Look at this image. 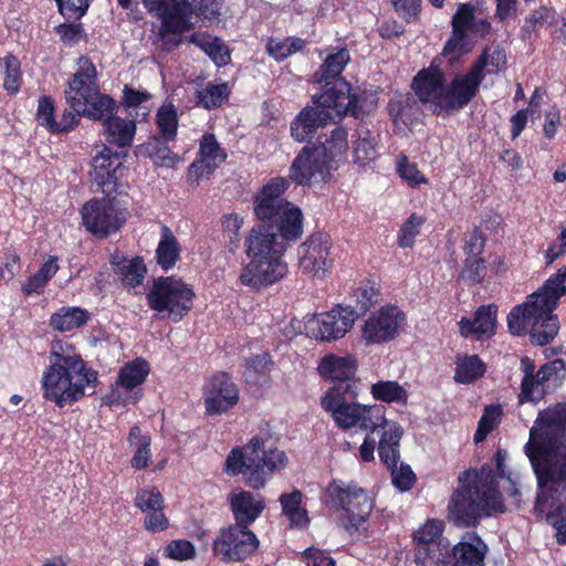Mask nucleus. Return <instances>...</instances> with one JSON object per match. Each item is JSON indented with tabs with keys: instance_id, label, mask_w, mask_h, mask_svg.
Instances as JSON below:
<instances>
[{
	"instance_id": "1",
	"label": "nucleus",
	"mask_w": 566,
	"mask_h": 566,
	"mask_svg": "<svg viewBox=\"0 0 566 566\" xmlns=\"http://www.w3.org/2000/svg\"><path fill=\"white\" fill-rule=\"evenodd\" d=\"M566 407L557 405L538 413L525 446L544 494L566 479Z\"/></svg>"
},
{
	"instance_id": "2",
	"label": "nucleus",
	"mask_w": 566,
	"mask_h": 566,
	"mask_svg": "<svg viewBox=\"0 0 566 566\" xmlns=\"http://www.w3.org/2000/svg\"><path fill=\"white\" fill-rule=\"evenodd\" d=\"M98 374L82 358L69 342L54 339L50 346L49 364L41 376L43 398L63 408L86 395L94 388Z\"/></svg>"
},
{
	"instance_id": "3",
	"label": "nucleus",
	"mask_w": 566,
	"mask_h": 566,
	"mask_svg": "<svg viewBox=\"0 0 566 566\" xmlns=\"http://www.w3.org/2000/svg\"><path fill=\"white\" fill-rule=\"evenodd\" d=\"M449 518L458 526L475 525L482 516L504 510L490 467L468 470L459 476V488L449 505Z\"/></svg>"
},
{
	"instance_id": "4",
	"label": "nucleus",
	"mask_w": 566,
	"mask_h": 566,
	"mask_svg": "<svg viewBox=\"0 0 566 566\" xmlns=\"http://www.w3.org/2000/svg\"><path fill=\"white\" fill-rule=\"evenodd\" d=\"M287 463L284 451L271 446L269 440L254 437L243 447H235L230 451L224 462V471L232 476L241 474L248 486L261 490Z\"/></svg>"
},
{
	"instance_id": "5",
	"label": "nucleus",
	"mask_w": 566,
	"mask_h": 566,
	"mask_svg": "<svg viewBox=\"0 0 566 566\" xmlns=\"http://www.w3.org/2000/svg\"><path fill=\"white\" fill-rule=\"evenodd\" d=\"M357 396L354 384H335L321 396V407L338 429L375 432L386 422V409L360 403Z\"/></svg>"
},
{
	"instance_id": "6",
	"label": "nucleus",
	"mask_w": 566,
	"mask_h": 566,
	"mask_svg": "<svg viewBox=\"0 0 566 566\" xmlns=\"http://www.w3.org/2000/svg\"><path fill=\"white\" fill-rule=\"evenodd\" d=\"M289 180L276 177L263 186L254 198V213L266 228L274 231L286 245L303 234V213L300 207L282 198Z\"/></svg>"
},
{
	"instance_id": "7",
	"label": "nucleus",
	"mask_w": 566,
	"mask_h": 566,
	"mask_svg": "<svg viewBox=\"0 0 566 566\" xmlns=\"http://www.w3.org/2000/svg\"><path fill=\"white\" fill-rule=\"evenodd\" d=\"M556 306L534 292L523 304L516 305L507 315V326L513 335L528 334L532 343L545 345L553 340L559 329Z\"/></svg>"
},
{
	"instance_id": "8",
	"label": "nucleus",
	"mask_w": 566,
	"mask_h": 566,
	"mask_svg": "<svg viewBox=\"0 0 566 566\" xmlns=\"http://www.w3.org/2000/svg\"><path fill=\"white\" fill-rule=\"evenodd\" d=\"M147 11L160 21L158 39L166 50L179 44L178 36L193 28V14L202 12V1L144 0Z\"/></svg>"
},
{
	"instance_id": "9",
	"label": "nucleus",
	"mask_w": 566,
	"mask_h": 566,
	"mask_svg": "<svg viewBox=\"0 0 566 566\" xmlns=\"http://www.w3.org/2000/svg\"><path fill=\"white\" fill-rule=\"evenodd\" d=\"M326 495L340 509L339 524L350 536L365 530L374 502L364 489L335 480L326 488Z\"/></svg>"
},
{
	"instance_id": "10",
	"label": "nucleus",
	"mask_w": 566,
	"mask_h": 566,
	"mask_svg": "<svg viewBox=\"0 0 566 566\" xmlns=\"http://www.w3.org/2000/svg\"><path fill=\"white\" fill-rule=\"evenodd\" d=\"M193 290L180 279L158 277L147 294L148 305L158 313H165L174 322L181 321L192 307Z\"/></svg>"
},
{
	"instance_id": "11",
	"label": "nucleus",
	"mask_w": 566,
	"mask_h": 566,
	"mask_svg": "<svg viewBox=\"0 0 566 566\" xmlns=\"http://www.w3.org/2000/svg\"><path fill=\"white\" fill-rule=\"evenodd\" d=\"M451 23L452 35L443 49V55L450 60H454L471 50L472 36H484L490 30L488 20L478 17L474 7L469 3L459 6Z\"/></svg>"
},
{
	"instance_id": "12",
	"label": "nucleus",
	"mask_w": 566,
	"mask_h": 566,
	"mask_svg": "<svg viewBox=\"0 0 566 566\" xmlns=\"http://www.w3.org/2000/svg\"><path fill=\"white\" fill-rule=\"evenodd\" d=\"M84 227L97 237H107L116 232L129 216L127 208L115 198L93 199L82 210Z\"/></svg>"
},
{
	"instance_id": "13",
	"label": "nucleus",
	"mask_w": 566,
	"mask_h": 566,
	"mask_svg": "<svg viewBox=\"0 0 566 566\" xmlns=\"http://www.w3.org/2000/svg\"><path fill=\"white\" fill-rule=\"evenodd\" d=\"M358 318V313L349 305H337L328 312L308 317L304 324L305 334L321 342H335L343 338Z\"/></svg>"
},
{
	"instance_id": "14",
	"label": "nucleus",
	"mask_w": 566,
	"mask_h": 566,
	"mask_svg": "<svg viewBox=\"0 0 566 566\" xmlns=\"http://www.w3.org/2000/svg\"><path fill=\"white\" fill-rule=\"evenodd\" d=\"M523 379L521 384L520 401H538L546 392L556 386L564 374V363L560 359L548 361L535 369V364L530 357L521 359Z\"/></svg>"
},
{
	"instance_id": "15",
	"label": "nucleus",
	"mask_w": 566,
	"mask_h": 566,
	"mask_svg": "<svg viewBox=\"0 0 566 566\" xmlns=\"http://www.w3.org/2000/svg\"><path fill=\"white\" fill-rule=\"evenodd\" d=\"M406 313L397 305L387 304L373 312L361 324L365 345H382L394 340L403 329Z\"/></svg>"
},
{
	"instance_id": "16",
	"label": "nucleus",
	"mask_w": 566,
	"mask_h": 566,
	"mask_svg": "<svg viewBox=\"0 0 566 566\" xmlns=\"http://www.w3.org/2000/svg\"><path fill=\"white\" fill-rule=\"evenodd\" d=\"M258 547L255 534L239 524L221 528L212 543L213 554L223 562H242L251 557Z\"/></svg>"
},
{
	"instance_id": "17",
	"label": "nucleus",
	"mask_w": 566,
	"mask_h": 566,
	"mask_svg": "<svg viewBox=\"0 0 566 566\" xmlns=\"http://www.w3.org/2000/svg\"><path fill=\"white\" fill-rule=\"evenodd\" d=\"M324 105L331 107L338 117L352 115L363 118L376 108L375 95L363 93L357 95L352 92L350 85L345 81H336L331 88L323 93Z\"/></svg>"
},
{
	"instance_id": "18",
	"label": "nucleus",
	"mask_w": 566,
	"mask_h": 566,
	"mask_svg": "<svg viewBox=\"0 0 566 566\" xmlns=\"http://www.w3.org/2000/svg\"><path fill=\"white\" fill-rule=\"evenodd\" d=\"M332 238L326 232L311 234L297 248L298 269L313 279H323L333 264Z\"/></svg>"
},
{
	"instance_id": "19",
	"label": "nucleus",
	"mask_w": 566,
	"mask_h": 566,
	"mask_svg": "<svg viewBox=\"0 0 566 566\" xmlns=\"http://www.w3.org/2000/svg\"><path fill=\"white\" fill-rule=\"evenodd\" d=\"M149 374L148 363L144 359H135L125 364L119 373L111 392L104 398L105 403L127 405L137 402L140 397V389H137Z\"/></svg>"
},
{
	"instance_id": "20",
	"label": "nucleus",
	"mask_w": 566,
	"mask_h": 566,
	"mask_svg": "<svg viewBox=\"0 0 566 566\" xmlns=\"http://www.w3.org/2000/svg\"><path fill=\"white\" fill-rule=\"evenodd\" d=\"M331 161L325 157L324 149L316 145L305 146L293 160L290 178L298 185L319 182L329 176Z\"/></svg>"
},
{
	"instance_id": "21",
	"label": "nucleus",
	"mask_w": 566,
	"mask_h": 566,
	"mask_svg": "<svg viewBox=\"0 0 566 566\" xmlns=\"http://www.w3.org/2000/svg\"><path fill=\"white\" fill-rule=\"evenodd\" d=\"M98 88L97 72L94 64L86 57H80L77 70L69 81L64 92L67 105L78 113L96 95Z\"/></svg>"
},
{
	"instance_id": "22",
	"label": "nucleus",
	"mask_w": 566,
	"mask_h": 566,
	"mask_svg": "<svg viewBox=\"0 0 566 566\" xmlns=\"http://www.w3.org/2000/svg\"><path fill=\"white\" fill-rule=\"evenodd\" d=\"M323 94L313 96L314 106L304 107L290 125L291 137L297 143L312 138L318 128L337 118L334 112L323 103Z\"/></svg>"
},
{
	"instance_id": "23",
	"label": "nucleus",
	"mask_w": 566,
	"mask_h": 566,
	"mask_svg": "<svg viewBox=\"0 0 566 566\" xmlns=\"http://www.w3.org/2000/svg\"><path fill=\"white\" fill-rule=\"evenodd\" d=\"M287 273V264L283 259L250 260L241 270L239 281L252 290L272 285Z\"/></svg>"
},
{
	"instance_id": "24",
	"label": "nucleus",
	"mask_w": 566,
	"mask_h": 566,
	"mask_svg": "<svg viewBox=\"0 0 566 566\" xmlns=\"http://www.w3.org/2000/svg\"><path fill=\"white\" fill-rule=\"evenodd\" d=\"M412 87L418 98L429 104L432 112H444L447 85L440 69L430 66L420 71L413 78Z\"/></svg>"
},
{
	"instance_id": "25",
	"label": "nucleus",
	"mask_w": 566,
	"mask_h": 566,
	"mask_svg": "<svg viewBox=\"0 0 566 566\" xmlns=\"http://www.w3.org/2000/svg\"><path fill=\"white\" fill-rule=\"evenodd\" d=\"M92 167V180L106 195H111L117 190L118 181L127 171L123 163V157L108 148H104L103 151L93 158Z\"/></svg>"
},
{
	"instance_id": "26",
	"label": "nucleus",
	"mask_w": 566,
	"mask_h": 566,
	"mask_svg": "<svg viewBox=\"0 0 566 566\" xmlns=\"http://www.w3.org/2000/svg\"><path fill=\"white\" fill-rule=\"evenodd\" d=\"M239 401V389L227 374H217L206 385L205 407L210 416L221 415Z\"/></svg>"
},
{
	"instance_id": "27",
	"label": "nucleus",
	"mask_w": 566,
	"mask_h": 566,
	"mask_svg": "<svg viewBox=\"0 0 566 566\" xmlns=\"http://www.w3.org/2000/svg\"><path fill=\"white\" fill-rule=\"evenodd\" d=\"M244 245L249 260L283 259L287 249V245L274 231H270L265 223L254 227L249 232Z\"/></svg>"
},
{
	"instance_id": "28",
	"label": "nucleus",
	"mask_w": 566,
	"mask_h": 566,
	"mask_svg": "<svg viewBox=\"0 0 566 566\" xmlns=\"http://www.w3.org/2000/svg\"><path fill=\"white\" fill-rule=\"evenodd\" d=\"M134 503L145 514L144 526L147 531L156 533L169 527V520L164 512V497L157 489L138 490Z\"/></svg>"
},
{
	"instance_id": "29",
	"label": "nucleus",
	"mask_w": 566,
	"mask_h": 566,
	"mask_svg": "<svg viewBox=\"0 0 566 566\" xmlns=\"http://www.w3.org/2000/svg\"><path fill=\"white\" fill-rule=\"evenodd\" d=\"M227 159L226 150L213 134H205L199 143L198 159L189 167V175L197 179L212 174Z\"/></svg>"
},
{
	"instance_id": "30",
	"label": "nucleus",
	"mask_w": 566,
	"mask_h": 566,
	"mask_svg": "<svg viewBox=\"0 0 566 566\" xmlns=\"http://www.w3.org/2000/svg\"><path fill=\"white\" fill-rule=\"evenodd\" d=\"M482 81L483 76H479L472 69L465 74L457 75L447 86L444 112L467 105L475 96Z\"/></svg>"
},
{
	"instance_id": "31",
	"label": "nucleus",
	"mask_w": 566,
	"mask_h": 566,
	"mask_svg": "<svg viewBox=\"0 0 566 566\" xmlns=\"http://www.w3.org/2000/svg\"><path fill=\"white\" fill-rule=\"evenodd\" d=\"M231 511L237 524L249 527L265 507L261 495L237 489L229 495Z\"/></svg>"
},
{
	"instance_id": "32",
	"label": "nucleus",
	"mask_w": 566,
	"mask_h": 566,
	"mask_svg": "<svg viewBox=\"0 0 566 566\" xmlns=\"http://www.w3.org/2000/svg\"><path fill=\"white\" fill-rule=\"evenodd\" d=\"M357 369V360L353 355L328 354L324 356L317 367L319 375L334 381L349 382Z\"/></svg>"
},
{
	"instance_id": "33",
	"label": "nucleus",
	"mask_w": 566,
	"mask_h": 566,
	"mask_svg": "<svg viewBox=\"0 0 566 566\" xmlns=\"http://www.w3.org/2000/svg\"><path fill=\"white\" fill-rule=\"evenodd\" d=\"M459 325L460 333L464 337L474 336L478 339L490 337L495 333L496 308L492 305L481 306L472 319L462 318Z\"/></svg>"
},
{
	"instance_id": "34",
	"label": "nucleus",
	"mask_w": 566,
	"mask_h": 566,
	"mask_svg": "<svg viewBox=\"0 0 566 566\" xmlns=\"http://www.w3.org/2000/svg\"><path fill=\"white\" fill-rule=\"evenodd\" d=\"M415 562L418 566H455L454 547L446 538H440L433 546L417 547Z\"/></svg>"
},
{
	"instance_id": "35",
	"label": "nucleus",
	"mask_w": 566,
	"mask_h": 566,
	"mask_svg": "<svg viewBox=\"0 0 566 566\" xmlns=\"http://www.w3.org/2000/svg\"><path fill=\"white\" fill-rule=\"evenodd\" d=\"M382 432L379 440L378 453L381 461L389 469L396 467L399 461V442L403 430L401 426L395 421H388L380 426Z\"/></svg>"
},
{
	"instance_id": "36",
	"label": "nucleus",
	"mask_w": 566,
	"mask_h": 566,
	"mask_svg": "<svg viewBox=\"0 0 566 566\" xmlns=\"http://www.w3.org/2000/svg\"><path fill=\"white\" fill-rule=\"evenodd\" d=\"M486 545L475 533H467L454 546L455 566H482Z\"/></svg>"
},
{
	"instance_id": "37",
	"label": "nucleus",
	"mask_w": 566,
	"mask_h": 566,
	"mask_svg": "<svg viewBox=\"0 0 566 566\" xmlns=\"http://www.w3.org/2000/svg\"><path fill=\"white\" fill-rule=\"evenodd\" d=\"M103 125V134L111 144L126 147L133 143L136 124L132 119L122 118L113 113Z\"/></svg>"
},
{
	"instance_id": "38",
	"label": "nucleus",
	"mask_w": 566,
	"mask_h": 566,
	"mask_svg": "<svg viewBox=\"0 0 566 566\" xmlns=\"http://www.w3.org/2000/svg\"><path fill=\"white\" fill-rule=\"evenodd\" d=\"M349 61L350 55L346 48H334L326 51L319 71L316 73V82L327 86L331 80L342 74Z\"/></svg>"
},
{
	"instance_id": "39",
	"label": "nucleus",
	"mask_w": 566,
	"mask_h": 566,
	"mask_svg": "<svg viewBox=\"0 0 566 566\" xmlns=\"http://www.w3.org/2000/svg\"><path fill=\"white\" fill-rule=\"evenodd\" d=\"M376 146V137L369 129L357 130L353 146V163L358 169L366 170L371 167L378 155Z\"/></svg>"
},
{
	"instance_id": "40",
	"label": "nucleus",
	"mask_w": 566,
	"mask_h": 566,
	"mask_svg": "<svg viewBox=\"0 0 566 566\" xmlns=\"http://www.w3.org/2000/svg\"><path fill=\"white\" fill-rule=\"evenodd\" d=\"M90 318V313L77 306H64L50 317V326L60 333L71 332L84 326Z\"/></svg>"
},
{
	"instance_id": "41",
	"label": "nucleus",
	"mask_w": 566,
	"mask_h": 566,
	"mask_svg": "<svg viewBox=\"0 0 566 566\" xmlns=\"http://www.w3.org/2000/svg\"><path fill=\"white\" fill-rule=\"evenodd\" d=\"M180 255V245L172 231L166 227H161L160 240L156 250L157 263L165 271L175 266Z\"/></svg>"
},
{
	"instance_id": "42",
	"label": "nucleus",
	"mask_w": 566,
	"mask_h": 566,
	"mask_svg": "<svg viewBox=\"0 0 566 566\" xmlns=\"http://www.w3.org/2000/svg\"><path fill=\"white\" fill-rule=\"evenodd\" d=\"M370 395L375 400L386 403H398L406 406L409 394L398 381L379 380L370 386Z\"/></svg>"
},
{
	"instance_id": "43",
	"label": "nucleus",
	"mask_w": 566,
	"mask_h": 566,
	"mask_svg": "<svg viewBox=\"0 0 566 566\" xmlns=\"http://www.w3.org/2000/svg\"><path fill=\"white\" fill-rule=\"evenodd\" d=\"M302 497L303 494L298 490L280 496L283 514L289 518L293 527L302 528L310 522L306 510L301 506Z\"/></svg>"
},
{
	"instance_id": "44",
	"label": "nucleus",
	"mask_w": 566,
	"mask_h": 566,
	"mask_svg": "<svg viewBox=\"0 0 566 566\" xmlns=\"http://www.w3.org/2000/svg\"><path fill=\"white\" fill-rule=\"evenodd\" d=\"M115 111L116 102L111 96L102 94L98 88L96 95L77 114L93 120H101L103 124Z\"/></svg>"
},
{
	"instance_id": "45",
	"label": "nucleus",
	"mask_w": 566,
	"mask_h": 566,
	"mask_svg": "<svg viewBox=\"0 0 566 566\" xmlns=\"http://www.w3.org/2000/svg\"><path fill=\"white\" fill-rule=\"evenodd\" d=\"M190 41L198 45L218 65H226L229 60V51L226 44L217 38L207 34H192Z\"/></svg>"
},
{
	"instance_id": "46",
	"label": "nucleus",
	"mask_w": 566,
	"mask_h": 566,
	"mask_svg": "<svg viewBox=\"0 0 566 566\" xmlns=\"http://www.w3.org/2000/svg\"><path fill=\"white\" fill-rule=\"evenodd\" d=\"M506 64V55L503 49L490 48L484 50L479 60L471 66V69L479 76L485 74H497Z\"/></svg>"
},
{
	"instance_id": "47",
	"label": "nucleus",
	"mask_w": 566,
	"mask_h": 566,
	"mask_svg": "<svg viewBox=\"0 0 566 566\" xmlns=\"http://www.w3.org/2000/svg\"><path fill=\"white\" fill-rule=\"evenodd\" d=\"M348 133L344 127L334 128L325 140L316 148L324 149L325 157L332 163L338 158H343L348 150Z\"/></svg>"
},
{
	"instance_id": "48",
	"label": "nucleus",
	"mask_w": 566,
	"mask_h": 566,
	"mask_svg": "<svg viewBox=\"0 0 566 566\" xmlns=\"http://www.w3.org/2000/svg\"><path fill=\"white\" fill-rule=\"evenodd\" d=\"M112 264L115 265V272L120 276L123 282L128 287H135L139 285L146 274V266L142 259L135 258L130 260H124L123 262L115 263L112 261Z\"/></svg>"
},
{
	"instance_id": "49",
	"label": "nucleus",
	"mask_w": 566,
	"mask_h": 566,
	"mask_svg": "<svg viewBox=\"0 0 566 566\" xmlns=\"http://www.w3.org/2000/svg\"><path fill=\"white\" fill-rule=\"evenodd\" d=\"M485 373L484 363L475 355L459 357L454 379L457 382L469 384Z\"/></svg>"
},
{
	"instance_id": "50",
	"label": "nucleus",
	"mask_w": 566,
	"mask_h": 566,
	"mask_svg": "<svg viewBox=\"0 0 566 566\" xmlns=\"http://www.w3.org/2000/svg\"><path fill=\"white\" fill-rule=\"evenodd\" d=\"M229 87L226 83L211 84L196 92V103L203 108L211 109L221 106L229 96Z\"/></svg>"
},
{
	"instance_id": "51",
	"label": "nucleus",
	"mask_w": 566,
	"mask_h": 566,
	"mask_svg": "<svg viewBox=\"0 0 566 566\" xmlns=\"http://www.w3.org/2000/svg\"><path fill=\"white\" fill-rule=\"evenodd\" d=\"M536 293L547 300L548 303L557 306L559 298L566 294V266L551 275Z\"/></svg>"
},
{
	"instance_id": "52",
	"label": "nucleus",
	"mask_w": 566,
	"mask_h": 566,
	"mask_svg": "<svg viewBox=\"0 0 566 566\" xmlns=\"http://www.w3.org/2000/svg\"><path fill=\"white\" fill-rule=\"evenodd\" d=\"M443 532V522L428 520L413 532V539L419 546H433L438 543Z\"/></svg>"
},
{
	"instance_id": "53",
	"label": "nucleus",
	"mask_w": 566,
	"mask_h": 566,
	"mask_svg": "<svg viewBox=\"0 0 566 566\" xmlns=\"http://www.w3.org/2000/svg\"><path fill=\"white\" fill-rule=\"evenodd\" d=\"M0 65L4 69V90L10 94L18 93L21 86V71L19 60L12 55H9L0 59Z\"/></svg>"
},
{
	"instance_id": "54",
	"label": "nucleus",
	"mask_w": 566,
	"mask_h": 566,
	"mask_svg": "<svg viewBox=\"0 0 566 566\" xmlns=\"http://www.w3.org/2000/svg\"><path fill=\"white\" fill-rule=\"evenodd\" d=\"M424 221L426 218L420 214L412 213L409 216V218L402 223L398 234V243L401 248H410L413 245L416 238L420 234Z\"/></svg>"
},
{
	"instance_id": "55",
	"label": "nucleus",
	"mask_w": 566,
	"mask_h": 566,
	"mask_svg": "<svg viewBox=\"0 0 566 566\" xmlns=\"http://www.w3.org/2000/svg\"><path fill=\"white\" fill-rule=\"evenodd\" d=\"M378 284L369 280L360 282L353 293L356 305L363 312L369 310L378 301Z\"/></svg>"
},
{
	"instance_id": "56",
	"label": "nucleus",
	"mask_w": 566,
	"mask_h": 566,
	"mask_svg": "<svg viewBox=\"0 0 566 566\" xmlns=\"http://www.w3.org/2000/svg\"><path fill=\"white\" fill-rule=\"evenodd\" d=\"M501 416L502 409L500 406H486L479 421V427L474 434V441H483L486 438V436L499 424Z\"/></svg>"
},
{
	"instance_id": "57",
	"label": "nucleus",
	"mask_w": 566,
	"mask_h": 566,
	"mask_svg": "<svg viewBox=\"0 0 566 566\" xmlns=\"http://www.w3.org/2000/svg\"><path fill=\"white\" fill-rule=\"evenodd\" d=\"M158 128L165 140H171L177 133V113L172 106H163L157 113Z\"/></svg>"
},
{
	"instance_id": "58",
	"label": "nucleus",
	"mask_w": 566,
	"mask_h": 566,
	"mask_svg": "<svg viewBox=\"0 0 566 566\" xmlns=\"http://www.w3.org/2000/svg\"><path fill=\"white\" fill-rule=\"evenodd\" d=\"M164 555L179 562L189 560L195 558L196 547L187 539H172L166 545Z\"/></svg>"
},
{
	"instance_id": "59",
	"label": "nucleus",
	"mask_w": 566,
	"mask_h": 566,
	"mask_svg": "<svg viewBox=\"0 0 566 566\" xmlns=\"http://www.w3.org/2000/svg\"><path fill=\"white\" fill-rule=\"evenodd\" d=\"M397 172L410 187H419L428 184V179L418 169L415 163L409 161L406 157L399 159L397 164Z\"/></svg>"
},
{
	"instance_id": "60",
	"label": "nucleus",
	"mask_w": 566,
	"mask_h": 566,
	"mask_svg": "<svg viewBox=\"0 0 566 566\" xmlns=\"http://www.w3.org/2000/svg\"><path fill=\"white\" fill-rule=\"evenodd\" d=\"M36 120L39 125L45 127L49 132L57 133V122L54 117V103L48 96H42L39 99Z\"/></svg>"
},
{
	"instance_id": "61",
	"label": "nucleus",
	"mask_w": 566,
	"mask_h": 566,
	"mask_svg": "<svg viewBox=\"0 0 566 566\" xmlns=\"http://www.w3.org/2000/svg\"><path fill=\"white\" fill-rule=\"evenodd\" d=\"M151 98V95L146 91H139L130 86L124 88V105L127 108L138 107L140 113L137 116L145 117L149 113V107L146 105Z\"/></svg>"
},
{
	"instance_id": "62",
	"label": "nucleus",
	"mask_w": 566,
	"mask_h": 566,
	"mask_svg": "<svg viewBox=\"0 0 566 566\" xmlns=\"http://www.w3.org/2000/svg\"><path fill=\"white\" fill-rule=\"evenodd\" d=\"M486 274L485 260L482 256H465L461 277L473 283L481 282Z\"/></svg>"
},
{
	"instance_id": "63",
	"label": "nucleus",
	"mask_w": 566,
	"mask_h": 566,
	"mask_svg": "<svg viewBox=\"0 0 566 566\" xmlns=\"http://www.w3.org/2000/svg\"><path fill=\"white\" fill-rule=\"evenodd\" d=\"M221 224L223 234L228 237L230 244L237 248L240 241L239 232L243 224V218L238 213H229L223 216Z\"/></svg>"
},
{
	"instance_id": "64",
	"label": "nucleus",
	"mask_w": 566,
	"mask_h": 566,
	"mask_svg": "<svg viewBox=\"0 0 566 566\" xmlns=\"http://www.w3.org/2000/svg\"><path fill=\"white\" fill-rule=\"evenodd\" d=\"M547 521L556 531V539L559 544H566V507L558 506L547 515Z\"/></svg>"
}]
</instances>
